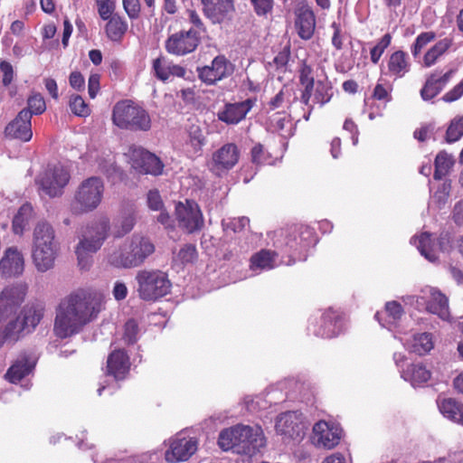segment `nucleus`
Listing matches in <instances>:
<instances>
[{"label": "nucleus", "instance_id": "obj_1", "mask_svg": "<svg viewBox=\"0 0 463 463\" xmlns=\"http://www.w3.org/2000/svg\"><path fill=\"white\" fill-rule=\"evenodd\" d=\"M102 309L101 298L95 294L79 289L64 298L56 308L53 330L60 338L80 333L95 320Z\"/></svg>", "mask_w": 463, "mask_h": 463}, {"label": "nucleus", "instance_id": "obj_2", "mask_svg": "<svg viewBox=\"0 0 463 463\" xmlns=\"http://www.w3.org/2000/svg\"><path fill=\"white\" fill-rule=\"evenodd\" d=\"M266 440L260 427L238 424L222 430L218 438L219 447L228 451L233 449L237 454L252 457L264 448Z\"/></svg>", "mask_w": 463, "mask_h": 463}, {"label": "nucleus", "instance_id": "obj_3", "mask_svg": "<svg viewBox=\"0 0 463 463\" xmlns=\"http://www.w3.org/2000/svg\"><path fill=\"white\" fill-rule=\"evenodd\" d=\"M24 298V292L19 287H7L0 294V323H5L2 332L8 343L17 342L26 332L17 315Z\"/></svg>", "mask_w": 463, "mask_h": 463}, {"label": "nucleus", "instance_id": "obj_4", "mask_svg": "<svg viewBox=\"0 0 463 463\" xmlns=\"http://www.w3.org/2000/svg\"><path fill=\"white\" fill-rule=\"evenodd\" d=\"M112 121L118 128L134 132H146L152 126L149 113L129 99L120 100L115 104Z\"/></svg>", "mask_w": 463, "mask_h": 463}, {"label": "nucleus", "instance_id": "obj_5", "mask_svg": "<svg viewBox=\"0 0 463 463\" xmlns=\"http://www.w3.org/2000/svg\"><path fill=\"white\" fill-rule=\"evenodd\" d=\"M138 297L145 301H156L171 290L167 275L158 269H142L136 275Z\"/></svg>", "mask_w": 463, "mask_h": 463}, {"label": "nucleus", "instance_id": "obj_6", "mask_svg": "<svg viewBox=\"0 0 463 463\" xmlns=\"http://www.w3.org/2000/svg\"><path fill=\"white\" fill-rule=\"evenodd\" d=\"M109 230V221L105 217L99 218L87 225L75 250L81 268L87 265L86 255L100 249L108 237Z\"/></svg>", "mask_w": 463, "mask_h": 463}, {"label": "nucleus", "instance_id": "obj_7", "mask_svg": "<svg viewBox=\"0 0 463 463\" xmlns=\"http://www.w3.org/2000/svg\"><path fill=\"white\" fill-rule=\"evenodd\" d=\"M154 251L155 246L148 238L133 236L119 253L110 256L109 262L116 267L134 268L140 266Z\"/></svg>", "mask_w": 463, "mask_h": 463}, {"label": "nucleus", "instance_id": "obj_8", "mask_svg": "<svg viewBox=\"0 0 463 463\" xmlns=\"http://www.w3.org/2000/svg\"><path fill=\"white\" fill-rule=\"evenodd\" d=\"M104 193V184L99 177L84 180L75 192L71 203L74 213H83L95 210L100 203Z\"/></svg>", "mask_w": 463, "mask_h": 463}, {"label": "nucleus", "instance_id": "obj_9", "mask_svg": "<svg viewBox=\"0 0 463 463\" xmlns=\"http://www.w3.org/2000/svg\"><path fill=\"white\" fill-rule=\"evenodd\" d=\"M71 175L69 171L61 165L49 167L36 178L42 191L49 197H58L63 194Z\"/></svg>", "mask_w": 463, "mask_h": 463}, {"label": "nucleus", "instance_id": "obj_10", "mask_svg": "<svg viewBox=\"0 0 463 463\" xmlns=\"http://www.w3.org/2000/svg\"><path fill=\"white\" fill-rule=\"evenodd\" d=\"M128 156L131 166L140 174L159 175L163 172L164 164L160 158L141 146H130Z\"/></svg>", "mask_w": 463, "mask_h": 463}, {"label": "nucleus", "instance_id": "obj_11", "mask_svg": "<svg viewBox=\"0 0 463 463\" xmlns=\"http://www.w3.org/2000/svg\"><path fill=\"white\" fill-rule=\"evenodd\" d=\"M275 428L278 434L289 439H301L306 431L303 415L298 411L280 413L277 417Z\"/></svg>", "mask_w": 463, "mask_h": 463}, {"label": "nucleus", "instance_id": "obj_12", "mask_svg": "<svg viewBox=\"0 0 463 463\" xmlns=\"http://www.w3.org/2000/svg\"><path fill=\"white\" fill-rule=\"evenodd\" d=\"M200 34L194 28L180 31L167 38L165 50L171 54L183 56L194 52L200 43Z\"/></svg>", "mask_w": 463, "mask_h": 463}, {"label": "nucleus", "instance_id": "obj_13", "mask_svg": "<svg viewBox=\"0 0 463 463\" xmlns=\"http://www.w3.org/2000/svg\"><path fill=\"white\" fill-rule=\"evenodd\" d=\"M175 214L179 225L188 233L200 231L203 226V213L194 201L179 202L175 206Z\"/></svg>", "mask_w": 463, "mask_h": 463}, {"label": "nucleus", "instance_id": "obj_14", "mask_svg": "<svg viewBox=\"0 0 463 463\" xmlns=\"http://www.w3.org/2000/svg\"><path fill=\"white\" fill-rule=\"evenodd\" d=\"M198 72L203 82L212 85L232 75L233 65L224 55H218L213 60L210 66L198 69Z\"/></svg>", "mask_w": 463, "mask_h": 463}, {"label": "nucleus", "instance_id": "obj_15", "mask_svg": "<svg viewBox=\"0 0 463 463\" xmlns=\"http://www.w3.org/2000/svg\"><path fill=\"white\" fill-rule=\"evenodd\" d=\"M204 15L213 24L232 20L235 12L234 0H202Z\"/></svg>", "mask_w": 463, "mask_h": 463}, {"label": "nucleus", "instance_id": "obj_16", "mask_svg": "<svg viewBox=\"0 0 463 463\" xmlns=\"http://www.w3.org/2000/svg\"><path fill=\"white\" fill-rule=\"evenodd\" d=\"M5 137L28 142L33 137L31 113L21 110L5 128Z\"/></svg>", "mask_w": 463, "mask_h": 463}, {"label": "nucleus", "instance_id": "obj_17", "mask_svg": "<svg viewBox=\"0 0 463 463\" xmlns=\"http://www.w3.org/2000/svg\"><path fill=\"white\" fill-rule=\"evenodd\" d=\"M197 449L196 440L177 436L165 452V460L170 463L187 460Z\"/></svg>", "mask_w": 463, "mask_h": 463}, {"label": "nucleus", "instance_id": "obj_18", "mask_svg": "<svg viewBox=\"0 0 463 463\" xmlns=\"http://www.w3.org/2000/svg\"><path fill=\"white\" fill-rule=\"evenodd\" d=\"M58 244L33 243L32 258L39 272H46L54 266Z\"/></svg>", "mask_w": 463, "mask_h": 463}, {"label": "nucleus", "instance_id": "obj_19", "mask_svg": "<svg viewBox=\"0 0 463 463\" xmlns=\"http://www.w3.org/2000/svg\"><path fill=\"white\" fill-rule=\"evenodd\" d=\"M253 105L254 101L250 99L241 102L226 103L223 109L218 111V119L228 125H236L245 118Z\"/></svg>", "mask_w": 463, "mask_h": 463}, {"label": "nucleus", "instance_id": "obj_20", "mask_svg": "<svg viewBox=\"0 0 463 463\" xmlns=\"http://www.w3.org/2000/svg\"><path fill=\"white\" fill-rule=\"evenodd\" d=\"M24 269L23 254L15 247H9L0 260V275L5 278L19 276Z\"/></svg>", "mask_w": 463, "mask_h": 463}, {"label": "nucleus", "instance_id": "obj_21", "mask_svg": "<svg viewBox=\"0 0 463 463\" xmlns=\"http://www.w3.org/2000/svg\"><path fill=\"white\" fill-rule=\"evenodd\" d=\"M313 432L317 445L327 449L334 448L341 439V429L325 420L317 422L313 427Z\"/></svg>", "mask_w": 463, "mask_h": 463}, {"label": "nucleus", "instance_id": "obj_22", "mask_svg": "<svg viewBox=\"0 0 463 463\" xmlns=\"http://www.w3.org/2000/svg\"><path fill=\"white\" fill-rule=\"evenodd\" d=\"M321 325L313 333L323 338H332L338 335L343 330V319L340 314L329 308L321 317Z\"/></svg>", "mask_w": 463, "mask_h": 463}, {"label": "nucleus", "instance_id": "obj_23", "mask_svg": "<svg viewBox=\"0 0 463 463\" xmlns=\"http://www.w3.org/2000/svg\"><path fill=\"white\" fill-rule=\"evenodd\" d=\"M240 152L235 144L229 143L213 154V170H229L232 168L239 160Z\"/></svg>", "mask_w": 463, "mask_h": 463}, {"label": "nucleus", "instance_id": "obj_24", "mask_svg": "<svg viewBox=\"0 0 463 463\" xmlns=\"http://www.w3.org/2000/svg\"><path fill=\"white\" fill-rule=\"evenodd\" d=\"M35 364V358L32 354L22 353L7 370L5 378L9 382L16 383L33 371Z\"/></svg>", "mask_w": 463, "mask_h": 463}, {"label": "nucleus", "instance_id": "obj_25", "mask_svg": "<svg viewBox=\"0 0 463 463\" xmlns=\"http://www.w3.org/2000/svg\"><path fill=\"white\" fill-rule=\"evenodd\" d=\"M315 241L312 231L305 228L300 229L297 234L290 235L286 242V246L289 249L290 256L300 260V255L307 251Z\"/></svg>", "mask_w": 463, "mask_h": 463}, {"label": "nucleus", "instance_id": "obj_26", "mask_svg": "<svg viewBox=\"0 0 463 463\" xmlns=\"http://www.w3.org/2000/svg\"><path fill=\"white\" fill-rule=\"evenodd\" d=\"M130 363L127 353L118 349L113 351L107 360V373L116 380H123L129 372Z\"/></svg>", "mask_w": 463, "mask_h": 463}, {"label": "nucleus", "instance_id": "obj_27", "mask_svg": "<svg viewBox=\"0 0 463 463\" xmlns=\"http://www.w3.org/2000/svg\"><path fill=\"white\" fill-rule=\"evenodd\" d=\"M454 72V70H449L441 76H438L436 73L430 74L420 90L421 99L428 101L435 98L449 82Z\"/></svg>", "mask_w": 463, "mask_h": 463}, {"label": "nucleus", "instance_id": "obj_28", "mask_svg": "<svg viewBox=\"0 0 463 463\" xmlns=\"http://www.w3.org/2000/svg\"><path fill=\"white\" fill-rule=\"evenodd\" d=\"M316 19L313 11L302 9L296 20V28L298 36L303 40H309L314 34Z\"/></svg>", "mask_w": 463, "mask_h": 463}, {"label": "nucleus", "instance_id": "obj_29", "mask_svg": "<svg viewBox=\"0 0 463 463\" xmlns=\"http://www.w3.org/2000/svg\"><path fill=\"white\" fill-rule=\"evenodd\" d=\"M438 407L441 414L447 419L463 424V404L453 398H439Z\"/></svg>", "mask_w": 463, "mask_h": 463}, {"label": "nucleus", "instance_id": "obj_30", "mask_svg": "<svg viewBox=\"0 0 463 463\" xmlns=\"http://www.w3.org/2000/svg\"><path fill=\"white\" fill-rule=\"evenodd\" d=\"M43 311L44 308L40 304L25 306L24 307L21 314L18 316H21V321L26 330V333L32 332L40 323L43 317Z\"/></svg>", "mask_w": 463, "mask_h": 463}, {"label": "nucleus", "instance_id": "obj_31", "mask_svg": "<svg viewBox=\"0 0 463 463\" xmlns=\"http://www.w3.org/2000/svg\"><path fill=\"white\" fill-rule=\"evenodd\" d=\"M107 21L105 26L107 37L112 42H121L128 27L126 20L118 14H113Z\"/></svg>", "mask_w": 463, "mask_h": 463}, {"label": "nucleus", "instance_id": "obj_32", "mask_svg": "<svg viewBox=\"0 0 463 463\" xmlns=\"http://www.w3.org/2000/svg\"><path fill=\"white\" fill-rule=\"evenodd\" d=\"M411 243L415 245L420 254L424 256L429 261L435 262L439 257L435 250V243L431 240V234L429 232H422L419 237H412Z\"/></svg>", "mask_w": 463, "mask_h": 463}, {"label": "nucleus", "instance_id": "obj_33", "mask_svg": "<svg viewBox=\"0 0 463 463\" xmlns=\"http://www.w3.org/2000/svg\"><path fill=\"white\" fill-rule=\"evenodd\" d=\"M402 377L410 382L412 386H416L428 382L430 372L420 363L411 364L407 369L402 370Z\"/></svg>", "mask_w": 463, "mask_h": 463}, {"label": "nucleus", "instance_id": "obj_34", "mask_svg": "<svg viewBox=\"0 0 463 463\" xmlns=\"http://www.w3.org/2000/svg\"><path fill=\"white\" fill-rule=\"evenodd\" d=\"M427 308L442 319H446L449 315L448 298L435 288L430 289V300L427 304Z\"/></svg>", "mask_w": 463, "mask_h": 463}, {"label": "nucleus", "instance_id": "obj_35", "mask_svg": "<svg viewBox=\"0 0 463 463\" xmlns=\"http://www.w3.org/2000/svg\"><path fill=\"white\" fill-rule=\"evenodd\" d=\"M388 71L391 75L402 78L410 71L408 55L402 51L394 52L388 61Z\"/></svg>", "mask_w": 463, "mask_h": 463}, {"label": "nucleus", "instance_id": "obj_36", "mask_svg": "<svg viewBox=\"0 0 463 463\" xmlns=\"http://www.w3.org/2000/svg\"><path fill=\"white\" fill-rule=\"evenodd\" d=\"M33 243L58 244L52 226L44 221L39 222L33 230Z\"/></svg>", "mask_w": 463, "mask_h": 463}, {"label": "nucleus", "instance_id": "obj_37", "mask_svg": "<svg viewBox=\"0 0 463 463\" xmlns=\"http://www.w3.org/2000/svg\"><path fill=\"white\" fill-rule=\"evenodd\" d=\"M454 164L455 160L452 155L447 153L445 150L439 152L434 161V179L441 180L449 174Z\"/></svg>", "mask_w": 463, "mask_h": 463}, {"label": "nucleus", "instance_id": "obj_38", "mask_svg": "<svg viewBox=\"0 0 463 463\" xmlns=\"http://www.w3.org/2000/svg\"><path fill=\"white\" fill-rule=\"evenodd\" d=\"M278 253L275 251L262 250L254 254L250 259V268L256 269H270L275 266V257Z\"/></svg>", "mask_w": 463, "mask_h": 463}, {"label": "nucleus", "instance_id": "obj_39", "mask_svg": "<svg viewBox=\"0 0 463 463\" xmlns=\"http://www.w3.org/2000/svg\"><path fill=\"white\" fill-rule=\"evenodd\" d=\"M451 44L452 40L449 38H444L436 43L435 45H433L424 55V65L426 67L432 66L437 61L439 57H440L448 51Z\"/></svg>", "mask_w": 463, "mask_h": 463}, {"label": "nucleus", "instance_id": "obj_40", "mask_svg": "<svg viewBox=\"0 0 463 463\" xmlns=\"http://www.w3.org/2000/svg\"><path fill=\"white\" fill-rule=\"evenodd\" d=\"M33 214V206L30 203L23 204L13 220V230L14 233L21 234Z\"/></svg>", "mask_w": 463, "mask_h": 463}, {"label": "nucleus", "instance_id": "obj_41", "mask_svg": "<svg viewBox=\"0 0 463 463\" xmlns=\"http://www.w3.org/2000/svg\"><path fill=\"white\" fill-rule=\"evenodd\" d=\"M433 348L432 336L429 333H422L414 335L411 345V352L420 355L429 353Z\"/></svg>", "mask_w": 463, "mask_h": 463}, {"label": "nucleus", "instance_id": "obj_42", "mask_svg": "<svg viewBox=\"0 0 463 463\" xmlns=\"http://www.w3.org/2000/svg\"><path fill=\"white\" fill-rule=\"evenodd\" d=\"M463 137V116L454 118L446 131L445 140L451 144L458 141Z\"/></svg>", "mask_w": 463, "mask_h": 463}, {"label": "nucleus", "instance_id": "obj_43", "mask_svg": "<svg viewBox=\"0 0 463 463\" xmlns=\"http://www.w3.org/2000/svg\"><path fill=\"white\" fill-rule=\"evenodd\" d=\"M197 250L195 245L188 243L184 244L179 251L175 254L173 260L176 263L185 265L193 263L197 259Z\"/></svg>", "mask_w": 463, "mask_h": 463}, {"label": "nucleus", "instance_id": "obj_44", "mask_svg": "<svg viewBox=\"0 0 463 463\" xmlns=\"http://www.w3.org/2000/svg\"><path fill=\"white\" fill-rule=\"evenodd\" d=\"M314 87V101L319 103L321 106L329 102L333 95L332 87L329 85V83L318 80Z\"/></svg>", "mask_w": 463, "mask_h": 463}, {"label": "nucleus", "instance_id": "obj_45", "mask_svg": "<svg viewBox=\"0 0 463 463\" xmlns=\"http://www.w3.org/2000/svg\"><path fill=\"white\" fill-rule=\"evenodd\" d=\"M46 109V104L43 97L40 93L32 94L27 99V108L23 110H26L33 115H41Z\"/></svg>", "mask_w": 463, "mask_h": 463}, {"label": "nucleus", "instance_id": "obj_46", "mask_svg": "<svg viewBox=\"0 0 463 463\" xmlns=\"http://www.w3.org/2000/svg\"><path fill=\"white\" fill-rule=\"evenodd\" d=\"M69 107L71 111L78 117H87L90 114V109L88 104L80 95L71 96Z\"/></svg>", "mask_w": 463, "mask_h": 463}, {"label": "nucleus", "instance_id": "obj_47", "mask_svg": "<svg viewBox=\"0 0 463 463\" xmlns=\"http://www.w3.org/2000/svg\"><path fill=\"white\" fill-rule=\"evenodd\" d=\"M136 218L132 212L125 213L118 221L119 228L115 232L116 237H123L130 232L135 225Z\"/></svg>", "mask_w": 463, "mask_h": 463}, {"label": "nucleus", "instance_id": "obj_48", "mask_svg": "<svg viewBox=\"0 0 463 463\" xmlns=\"http://www.w3.org/2000/svg\"><path fill=\"white\" fill-rule=\"evenodd\" d=\"M204 141L205 138L202 129L198 126H192L189 130V144L195 154L202 150Z\"/></svg>", "mask_w": 463, "mask_h": 463}, {"label": "nucleus", "instance_id": "obj_49", "mask_svg": "<svg viewBox=\"0 0 463 463\" xmlns=\"http://www.w3.org/2000/svg\"><path fill=\"white\" fill-rule=\"evenodd\" d=\"M392 35L390 33H385L377 44L371 50V61L373 63H378L381 56L383 55L385 49L391 44Z\"/></svg>", "mask_w": 463, "mask_h": 463}, {"label": "nucleus", "instance_id": "obj_50", "mask_svg": "<svg viewBox=\"0 0 463 463\" xmlns=\"http://www.w3.org/2000/svg\"><path fill=\"white\" fill-rule=\"evenodd\" d=\"M435 33L433 32H426L421 33L415 40V43H413L411 47V53L414 57H417L421 49L427 45L429 43L433 41L435 39Z\"/></svg>", "mask_w": 463, "mask_h": 463}, {"label": "nucleus", "instance_id": "obj_51", "mask_svg": "<svg viewBox=\"0 0 463 463\" xmlns=\"http://www.w3.org/2000/svg\"><path fill=\"white\" fill-rule=\"evenodd\" d=\"M250 223V220L248 217L242 216L239 218H233L229 220L228 222L223 221L222 226L225 231H232L233 232H241L248 226Z\"/></svg>", "mask_w": 463, "mask_h": 463}, {"label": "nucleus", "instance_id": "obj_52", "mask_svg": "<svg viewBox=\"0 0 463 463\" xmlns=\"http://www.w3.org/2000/svg\"><path fill=\"white\" fill-rule=\"evenodd\" d=\"M153 69L156 78L162 81H165L169 79V63H166L164 59H156L153 62Z\"/></svg>", "mask_w": 463, "mask_h": 463}, {"label": "nucleus", "instance_id": "obj_53", "mask_svg": "<svg viewBox=\"0 0 463 463\" xmlns=\"http://www.w3.org/2000/svg\"><path fill=\"white\" fill-rule=\"evenodd\" d=\"M98 13L102 20H108L114 14L115 3L111 0H96Z\"/></svg>", "mask_w": 463, "mask_h": 463}, {"label": "nucleus", "instance_id": "obj_54", "mask_svg": "<svg viewBox=\"0 0 463 463\" xmlns=\"http://www.w3.org/2000/svg\"><path fill=\"white\" fill-rule=\"evenodd\" d=\"M123 8L128 16L131 20H136L139 17L141 11V5L139 0H122Z\"/></svg>", "mask_w": 463, "mask_h": 463}, {"label": "nucleus", "instance_id": "obj_55", "mask_svg": "<svg viewBox=\"0 0 463 463\" xmlns=\"http://www.w3.org/2000/svg\"><path fill=\"white\" fill-rule=\"evenodd\" d=\"M138 326L134 319H129L125 324L124 339L128 344H134L137 341Z\"/></svg>", "mask_w": 463, "mask_h": 463}, {"label": "nucleus", "instance_id": "obj_56", "mask_svg": "<svg viewBox=\"0 0 463 463\" xmlns=\"http://www.w3.org/2000/svg\"><path fill=\"white\" fill-rule=\"evenodd\" d=\"M313 70L311 66L303 63L299 71V81L304 87H314L315 80L312 76Z\"/></svg>", "mask_w": 463, "mask_h": 463}, {"label": "nucleus", "instance_id": "obj_57", "mask_svg": "<svg viewBox=\"0 0 463 463\" xmlns=\"http://www.w3.org/2000/svg\"><path fill=\"white\" fill-rule=\"evenodd\" d=\"M255 13L258 15H265L271 12L273 8V0H250Z\"/></svg>", "mask_w": 463, "mask_h": 463}, {"label": "nucleus", "instance_id": "obj_58", "mask_svg": "<svg viewBox=\"0 0 463 463\" xmlns=\"http://www.w3.org/2000/svg\"><path fill=\"white\" fill-rule=\"evenodd\" d=\"M147 205L153 211L162 210L164 203L157 190H150L147 193Z\"/></svg>", "mask_w": 463, "mask_h": 463}, {"label": "nucleus", "instance_id": "obj_59", "mask_svg": "<svg viewBox=\"0 0 463 463\" xmlns=\"http://www.w3.org/2000/svg\"><path fill=\"white\" fill-rule=\"evenodd\" d=\"M252 162L256 165L268 164V156L262 145L258 144L251 149Z\"/></svg>", "mask_w": 463, "mask_h": 463}, {"label": "nucleus", "instance_id": "obj_60", "mask_svg": "<svg viewBox=\"0 0 463 463\" xmlns=\"http://www.w3.org/2000/svg\"><path fill=\"white\" fill-rule=\"evenodd\" d=\"M0 71L3 73V85L7 87L11 84L14 79V69L10 62L2 61L0 62Z\"/></svg>", "mask_w": 463, "mask_h": 463}, {"label": "nucleus", "instance_id": "obj_61", "mask_svg": "<svg viewBox=\"0 0 463 463\" xmlns=\"http://www.w3.org/2000/svg\"><path fill=\"white\" fill-rule=\"evenodd\" d=\"M385 311L393 321L400 319L403 314V309L401 304L397 301L387 302L385 305Z\"/></svg>", "mask_w": 463, "mask_h": 463}, {"label": "nucleus", "instance_id": "obj_62", "mask_svg": "<svg viewBox=\"0 0 463 463\" xmlns=\"http://www.w3.org/2000/svg\"><path fill=\"white\" fill-rule=\"evenodd\" d=\"M463 96V80L457 84L452 90L443 95L441 99L445 102L450 103L458 100Z\"/></svg>", "mask_w": 463, "mask_h": 463}, {"label": "nucleus", "instance_id": "obj_63", "mask_svg": "<svg viewBox=\"0 0 463 463\" xmlns=\"http://www.w3.org/2000/svg\"><path fill=\"white\" fill-rule=\"evenodd\" d=\"M69 81L70 85L77 90L84 89L85 80L80 71H72L69 77Z\"/></svg>", "mask_w": 463, "mask_h": 463}, {"label": "nucleus", "instance_id": "obj_64", "mask_svg": "<svg viewBox=\"0 0 463 463\" xmlns=\"http://www.w3.org/2000/svg\"><path fill=\"white\" fill-rule=\"evenodd\" d=\"M452 219L457 225H463V202H458L455 204L452 212Z\"/></svg>", "mask_w": 463, "mask_h": 463}]
</instances>
